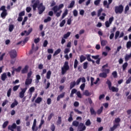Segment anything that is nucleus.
Instances as JSON below:
<instances>
[{
  "label": "nucleus",
  "mask_w": 131,
  "mask_h": 131,
  "mask_svg": "<svg viewBox=\"0 0 131 131\" xmlns=\"http://www.w3.org/2000/svg\"><path fill=\"white\" fill-rule=\"evenodd\" d=\"M70 69V67H69V62L68 61H65L62 67H61V74L62 75H64L66 74V73L68 70Z\"/></svg>",
  "instance_id": "1"
},
{
  "label": "nucleus",
  "mask_w": 131,
  "mask_h": 131,
  "mask_svg": "<svg viewBox=\"0 0 131 131\" xmlns=\"http://www.w3.org/2000/svg\"><path fill=\"white\" fill-rule=\"evenodd\" d=\"M31 3L32 5L31 7L33 8V11H36V9H38L39 5H40V1L39 0H32Z\"/></svg>",
  "instance_id": "2"
},
{
  "label": "nucleus",
  "mask_w": 131,
  "mask_h": 131,
  "mask_svg": "<svg viewBox=\"0 0 131 131\" xmlns=\"http://www.w3.org/2000/svg\"><path fill=\"white\" fill-rule=\"evenodd\" d=\"M121 120L119 118H117L115 119V123H114V125L113 127L110 128L111 131H114L118 126H120V124H119V122H120Z\"/></svg>",
  "instance_id": "3"
},
{
  "label": "nucleus",
  "mask_w": 131,
  "mask_h": 131,
  "mask_svg": "<svg viewBox=\"0 0 131 131\" xmlns=\"http://www.w3.org/2000/svg\"><path fill=\"white\" fill-rule=\"evenodd\" d=\"M106 83V84H107L110 91H112V92H115L116 93H117L118 91H119V89L118 88H115L113 86H112V83H111L110 80H107Z\"/></svg>",
  "instance_id": "4"
},
{
  "label": "nucleus",
  "mask_w": 131,
  "mask_h": 131,
  "mask_svg": "<svg viewBox=\"0 0 131 131\" xmlns=\"http://www.w3.org/2000/svg\"><path fill=\"white\" fill-rule=\"evenodd\" d=\"M38 11L39 15H41L42 13L46 11V6H43V3H40L39 6L38 7Z\"/></svg>",
  "instance_id": "5"
},
{
  "label": "nucleus",
  "mask_w": 131,
  "mask_h": 131,
  "mask_svg": "<svg viewBox=\"0 0 131 131\" xmlns=\"http://www.w3.org/2000/svg\"><path fill=\"white\" fill-rule=\"evenodd\" d=\"M115 12L116 14H122L123 12V6L120 5L118 6H116L115 8Z\"/></svg>",
  "instance_id": "6"
},
{
  "label": "nucleus",
  "mask_w": 131,
  "mask_h": 131,
  "mask_svg": "<svg viewBox=\"0 0 131 131\" xmlns=\"http://www.w3.org/2000/svg\"><path fill=\"white\" fill-rule=\"evenodd\" d=\"M0 11H3V12L1 13V17L2 18H3V19H5L6 17V16L8 15V13L7 12V10L6 9V6H2L0 8Z\"/></svg>",
  "instance_id": "7"
},
{
  "label": "nucleus",
  "mask_w": 131,
  "mask_h": 131,
  "mask_svg": "<svg viewBox=\"0 0 131 131\" xmlns=\"http://www.w3.org/2000/svg\"><path fill=\"white\" fill-rule=\"evenodd\" d=\"M9 55L11 59H15L17 57V51L15 49L11 50L9 52Z\"/></svg>",
  "instance_id": "8"
},
{
  "label": "nucleus",
  "mask_w": 131,
  "mask_h": 131,
  "mask_svg": "<svg viewBox=\"0 0 131 131\" xmlns=\"http://www.w3.org/2000/svg\"><path fill=\"white\" fill-rule=\"evenodd\" d=\"M31 32H32V28H30L28 30V32L27 31L25 30L24 32L21 33L20 35H21V36H24V35H25V34H26V36H28V35L30 34Z\"/></svg>",
  "instance_id": "9"
},
{
  "label": "nucleus",
  "mask_w": 131,
  "mask_h": 131,
  "mask_svg": "<svg viewBox=\"0 0 131 131\" xmlns=\"http://www.w3.org/2000/svg\"><path fill=\"white\" fill-rule=\"evenodd\" d=\"M107 67H108V63H106V64L102 67V71L104 72V73H106V74H108L109 72H110V70L109 69H105V68H107Z\"/></svg>",
  "instance_id": "10"
},
{
  "label": "nucleus",
  "mask_w": 131,
  "mask_h": 131,
  "mask_svg": "<svg viewBox=\"0 0 131 131\" xmlns=\"http://www.w3.org/2000/svg\"><path fill=\"white\" fill-rule=\"evenodd\" d=\"M32 131L38 130V127L36 126V119H35L33 121V125L32 126Z\"/></svg>",
  "instance_id": "11"
},
{
  "label": "nucleus",
  "mask_w": 131,
  "mask_h": 131,
  "mask_svg": "<svg viewBox=\"0 0 131 131\" xmlns=\"http://www.w3.org/2000/svg\"><path fill=\"white\" fill-rule=\"evenodd\" d=\"M27 90V88H24L21 89V91L19 92V97H20L21 99H22L23 98H24L25 92H26Z\"/></svg>",
  "instance_id": "12"
},
{
  "label": "nucleus",
  "mask_w": 131,
  "mask_h": 131,
  "mask_svg": "<svg viewBox=\"0 0 131 131\" xmlns=\"http://www.w3.org/2000/svg\"><path fill=\"white\" fill-rule=\"evenodd\" d=\"M79 127H80L79 131H84L86 129V127L82 123L79 124Z\"/></svg>",
  "instance_id": "13"
},
{
  "label": "nucleus",
  "mask_w": 131,
  "mask_h": 131,
  "mask_svg": "<svg viewBox=\"0 0 131 131\" xmlns=\"http://www.w3.org/2000/svg\"><path fill=\"white\" fill-rule=\"evenodd\" d=\"M32 82V79L27 78L26 79L25 84L26 85H29V84H31Z\"/></svg>",
  "instance_id": "14"
},
{
  "label": "nucleus",
  "mask_w": 131,
  "mask_h": 131,
  "mask_svg": "<svg viewBox=\"0 0 131 131\" xmlns=\"http://www.w3.org/2000/svg\"><path fill=\"white\" fill-rule=\"evenodd\" d=\"M65 96V92L62 93L61 94L58 95L57 97V101H60V100L63 98Z\"/></svg>",
  "instance_id": "15"
},
{
  "label": "nucleus",
  "mask_w": 131,
  "mask_h": 131,
  "mask_svg": "<svg viewBox=\"0 0 131 131\" xmlns=\"http://www.w3.org/2000/svg\"><path fill=\"white\" fill-rule=\"evenodd\" d=\"M75 85H76V82H75V81L71 82L70 84V90H72Z\"/></svg>",
  "instance_id": "16"
},
{
  "label": "nucleus",
  "mask_w": 131,
  "mask_h": 131,
  "mask_svg": "<svg viewBox=\"0 0 131 131\" xmlns=\"http://www.w3.org/2000/svg\"><path fill=\"white\" fill-rule=\"evenodd\" d=\"M85 60H86V57L85 56H84V55H81L80 56V63H82V62H83L84 61H85Z\"/></svg>",
  "instance_id": "17"
},
{
  "label": "nucleus",
  "mask_w": 131,
  "mask_h": 131,
  "mask_svg": "<svg viewBox=\"0 0 131 131\" xmlns=\"http://www.w3.org/2000/svg\"><path fill=\"white\" fill-rule=\"evenodd\" d=\"M99 77H102V78H106L107 77V73L105 72L101 73L99 75Z\"/></svg>",
  "instance_id": "18"
},
{
  "label": "nucleus",
  "mask_w": 131,
  "mask_h": 131,
  "mask_svg": "<svg viewBox=\"0 0 131 131\" xmlns=\"http://www.w3.org/2000/svg\"><path fill=\"white\" fill-rule=\"evenodd\" d=\"M17 105H18V101H17V100L14 99V101L11 104L10 107L11 108H14Z\"/></svg>",
  "instance_id": "19"
},
{
  "label": "nucleus",
  "mask_w": 131,
  "mask_h": 131,
  "mask_svg": "<svg viewBox=\"0 0 131 131\" xmlns=\"http://www.w3.org/2000/svg\"><path fill=\"white\" fill-rule=\"evenodd\" d=\"M52 11H53L54 13H56L58 11H59V8L58 7V5H56L53 7L52 9Z\"/></svg>",
  "instance_id": "20"
},
{
  "label": "nucleus",
  "mask_w": 131,
  "mask_h": 131,
  "mask_svg": "<svg viewBox=\"0 0 131 131\" xmlns=\"http://www.w3.org/2000/svg\"><path fill=\"white\" fill-rule=\"evenodd\" d=\"M68 15V9H66L62 15L61 19H64V17H66Z\"/></svg>",
  "instance_id": "21"
},
{
  "label": "nucleus",
  "mask_w": 131,
  "mask_h": 131,
  "mask_svg": "<svg viewBox=\"0 0 131 131\" xmlns=\"http://www.w3.org/2000/svg\"><path fill=\"white\" fill-rule=\"evenodd\" d=\"M131 58V53L128 55V54H126L125 56V62H127L129 59Z\"/></svg>",
  "instance_id": "22"
},
{
  "label": "nucleus",
  "mask_w": 131,
  "mask_h": 131,
  "mask_svg": "<svg viewBox=\"0 0 131 131\" xmlns=\"http://www.w3.org/2000/svg\"><path fill=\"white\" fill-rule=\"evenodd\" d=\"M51 75H52V72L49 70L47 73L46 78H47V79H50V78H51Z\"/></svg>",
  "instance_id": "23"
},
{
  "label": "nucleus",
  "mask_w": 131,
  "mask_h": 131,
  "mask_svg": "<svg viewBox=\"0 0 131 131\" xmlns=\"http://www.w3.org/2000/svg\"><path fill=\"white\" fill-rule=\"evenodd\" d=\"M90 113L91 115H96L97 114V112H96V111L93 107L90 108Z\"/></svg>",
  "instance_id": "24"
},
{
  "label": "nucleus",
  "mask_w": 131,
  "mask_h": 131,
  "mask_svg": "<svg viewBox=\"0 0 131 131\" xmlns=\"http://www.w3.org/2000/svg\"><path fill=\"white\" fill-rule=\"evenodd\" d=\"M6 78H7V74H6V73H4L1 75V79L3 81H5Z\"/></svg>",
  "instance_id": "25"
},
{
  "label": "nucleus",
  "mask_w": 131,
  "mask_h": 131,
  "mask_svg": "<svg viewBox=\"0 0 131 131\" xmlns=\"http://www.w3.org/2000/svg\"><path fill=\"white\" fill-rule=\"evenodd\" d=\"M127 66H128V63H127V62L123 63V64L122 65L123 71H124L126 69Z\"/></svg>",
  "instance_id": "26"
},
{
  "label": "nucleus",
  "mask_w": 131,
  "mask_h": 131,
  "mask_svg": "<svg viewBox=\"0 0 131 131\" xmlns=\"http://www.w3.org/2000/svg\"><path fill=\"white\" fill-rule=\"evenodd\" d=\"M72 125H73V126H75L76 127H77V126L79 125V122L77 121H73L72 123Z\"/></svg>",
  "instance_id": "27"
},
{
  "label": "nucleus",
  "mask_w": 131,
  "mask_h": 131,
  "mask_svg": "<svg viewBox=\"0 0 131 131\" xmlns=\"http://www.w3.org/2000/svg\"><path fill=\"white\" fill-rule=\"evenodd\" d=\"M28 71V66H26L25 68L22 70L21 73L24 74L26 73Z\"/></svg>",
  "instance_id": "28"
},
{
  "label": "nucleus",
  "mask_w": 131,
  "mask_h": 131,
  "mask_svg": "<svg viewBox=\"0 0 131 131\" xmlns=\"http://www.w3.org/2000/svg\"><path fill=\"white\" fill-rule=\"evenodd\" d=\"M107 43H108V42L107 41V40H102L101 41V47H105V46H106V45H107Z\"/></svg>",
  "instance_id": "29"
},
{
  "label": "nucleus",
  "mask_w": 131,
  "mask_h": 131,
  "mask_svg": "<svg viewBox=\"0 0 131 131\" xmlns=\"http://www.w3.org/2000/svg\"><path fill=\"white\" fill-rule=\"evenodd\" d=\"M42 101V99L41 97H37V99L35 100V102L37 104H39L40 102Z\"/></svg>",
  "instance_id": "30"
},
{
  "label": "nucleus",
  "mask_w": 131,
  "mask_h": 131,
  "mask_svg": "<svg viewBox=\"0 0 131 131\" xmlns=\"http://www.w3.org/2000/svg\"><path fill=\"white\" fill-rule=\"evenodd\" d=\"M74 5H75V1H72L70 4V6H68V9L73 8V7H74Z\"/></svg>",
  "instance_id": "31"
},
{
  "label": "nucleus",
  "mask_w": 131,
  "mask_h": 131,
  "mask_svg": "<svg viewBox=\"0 0 131 131\" xmlns=\"http://www.w3.org/2000/svg\"><path fill=\"white\" fill-rule=\"evenodd\" d=\"M60 53H61V49L59 48L58 49H57L56 51H55L53 56H57V55L60 54Z\"/></svg>",
  "instance_id": "32"
},
{
  "label": "nucleus",
  "mask_w": 131,
  "mask_h": 131,
  "mask_svg": "<svg viewBox=\"0 0 131 131\" xmlns=\"http://www.w3.org/2000/svg\"><path fill=\"white\" fill-rule=\"evenodd\" d=\"M83 95H84V96H86V97H90V96H91V95L92 94L89 92V90H85V92L83 93Z\"/></svg>",
  "instance_id": "33"
},
{
  "label": "nucleus",
  "mask_w": 131,
  "mask_h": 131,
  "mask_svg": "<svg viewBox=\"0 0 131 131\" xmlns=\"http://www.w3.org/2000/svg\"><path fill=\"white\" fill-rule=\"evenodd\" d=\"M77 65H78V60H77V59H75L74 63V69H76L77 68Z\"/></svg>",
  "instance_id": "34"
},
{
  "label": "nucleus",
  "mask_w": 131,
  "mask_h": 131,
  "mask_svg": "<svg viewBox=\"0 0 131 131\" xmlns=\"http://www.w3.org/2000/svg\"><path fill=\"white\" fill-rule=\"evenodd\" d=\"M62 122V118L61 117H58L57 121L56 122L57 125H60Z\"/></svg>",
  "instance_id": "35"
},
{
  "label": "nucleus",
  "mask_w": 131,
  "mask_h": 131,
  "mask_svg": "<svg viewBox=\"0 0 131 131\" xmlns=\"http://www.w3.org/2000/svg\"><path fill=\"white\" fill-rule=\"evenodd\" d=\"M70 34H71V32H68L67 33L64 34L63 35V38H68V37L70 36Z\"/></svg>",
  "instance_id": "36"
},
{
  "label": "nucleus",
  "mask_w": 131,
  "mask_h": 131,
  "mask_svg": "<svg viewBox=\"0 0 131 131\" xmlns=\"http://www.w3.org/2000/svg\"><path fill=\"white\" fill-rule=\"evenodd\" d=\"M52 20V18L51 17L48 16L47 18L44 19V23H48V22H50Z\"/></svg>",
  "instance_id": "37"
},
{
  "label": "nucleus",
  "mask_w": 131,
  "mask_h": 131,
  "mask_svg": "<svg viewBox=\"0 0 131 131\" xmlns=\"http://www.w3.org/2000/svg\"><path fill=\"white\" fill-rule=\"evenodd\" d=\"M103 106H101L100 108L97 111V113L98 115H100L102 112H103Z\"/></svg>",
  "instance_id": "38"
},
{
  "label": "nucleus",
  "mask_w": 131,
  "mask_h": 131,
  "mask_svg": "<svg viewBox=\"0 0 131 131\" xmlns=\"http://www.w3.org/2000/svg\"><path fill=\"white\" fill-rule=\"evenodd\" d=\"M114 78H117L118 75H117V72L116 71L113 72L112 73Z\"/></svg>",
  "instance_id": "39"
},
{
  "label": "nucleus",
  "mask_w": 131,
  "mask_h": 131,
  "mask_svg": "<svg viewBox=\"0 0 131 131\" xmlns=\"http://www.w3.org/2000/svg\"><path fill=\"white\" fill-rule=\"evenodd\" d=\"M126 48L127 49H129L131 48V41H128L126 43Z\"/></svg>",
  "instance_id": "40"
},
{
  "label": "nucleus",
  "mask_w": 131,
  "mask_h": 131,
  "mask_svg": "<svg viewBox=\"0 0 131 131\" xmlns=\"http://www.w3.org/2000/svg\"><path fill=\"white\" fill-rule=\"evenodd\" d=\"M8 124H9V121H5L3 124V128H6L7 126H8Z\"/></svg>",
  "instance_id": "41"
},
{
  "label": "nucleus",
  "mask_w": 131,
  "mask_h": 131,
  "mask_svg": "<svg viewBox=\"0 0 131 131\" xmlns=\"http://www.w3.org/2000/svg\"><path fill=\"white\" fill-rule=\"evenodd\" d=\"M120 32L119 31H117L115 33V39H117L118 38V36H119Z\"/></svg>",
  "instance_id": "42"
},
{
  "label": "nucleus",
  "mask_w": 131,
  "mask_h": 131,
  "mask_svg": "<svg viewBox=\"0 0 131 131\" xmlns=\"http://www.w3.org/2000/svg\"><path fill=\"white\" fill-rule=\"evenodd\" d=\"M86 59L89 62L92 61V58H91V54H86Z\"/></svg>",
  "instance_id": "43"
},
{
  "label": "nucleus",
  "mask_w": 131,
  "mask_h": 131,
  "mask_svg": "<svg viewBox=\"0 0 131 131\" xmlns=\"http://www.w3.org/2000/svg\"><path fill=\"white\" fill-rule=\"evenodd\" d=\"M14 30V25H9V31L10 32H12Z\"/></svg>",
  "instance_id": "44"
},
{
  "label": "nucleus",
  "mask_w": 131,
  "mask_h": 131,
  "mask_svg": "<svg viewBox=\"0 0 131 131\" xmlns=\"http://www.w3.org/2000/svg\"><path fill=\"white\" fill-rule=\"evenodd\" d=\"M85 124L86 126H90V125L92 124V123L91 122V120L90 119L87 120L85 122Z\"/></svg>",
  "instance_id": "45"
},
{
  "label": "nucleus",
  "mask_w": 131,
  "mask_h": 131,
  "mask_svg": "<svg viewBox=\"0 0 131 131\" xmlns=\"http://www.w3.org/2000/svg\"><path fill=\"white\" fill-rule=\"evenodd\" d=\"M73 13L74 17H77V16L78 15V12L77 11V10L76 9H75L73 10Z\"/></svg>",
  "instance_id": "46"
},
{
  "label": "nucleus",
  "mask_w": 131,
  "mask_h": 131,
  "mask_svg": "<svg viewBox=\"0 0 131 131\" xmlns=\"http://www.w3.org/2000/svg\"><path fill=\"white\" fill-rule=\"evenodd\" d=\"M103 6L104 7H106V6L107 9H109V4H108V2H107V1H104L103 2Z\"/></svg>",
  "instance_id": "47"
},
{
  "label": "nucleus",
  "mask_w": 131,
  "mask_h": 131,
  "mask_svg": "<svg viewBox=\"0 0 131 131\" xmlns=\"http://www.w3.org/2000/svg\"><path fill=\"white\" fill-rule=\"evenodd\" d=\"M65 23H66V21L65 20V19L62 20L61 22L60 23V27H63V26L65 25Z\"/></svg>",
  "instance_id": "48"
},
{
  "label": "nucleus",
  "mask_w": 131,
  "mask_h": 131,
  "mask_svg": "<svg viewBox=\"0 0 131 131\" xmlns=\"http://www.w3.org/2000/svg\"><path fill=\"white\" fill-rule=\"evenodd\" d=\"M50 129L51 131H55V129H56V126H55V124H52L50 126Z\"/></svg>",
  "instance_id": "49"
},
{
  "label": "nucleus",
  "mask_w": 131,
  "mask_h": 131,
  "mask_svg": "<svg viewBox=\"0 0 131 131\" xmlns=\"http://www.w3.org/2000/svg\"><path fill=\"white\" fill-rule=\"evenodd\" d=\"M34 91H35V89L34 88V87H31L29 89L30 95H32V93H33Z\"/></svg>",
  "instance_id": "50"
},
{
  "label": "nucleus",
  "mask_w": 131,
  "mask_h": 131,
  "mask_svg": "<svg viewBox=\"0 0 131 131\" xmlns=\"http://www.w3.org/2000/svg\"><path fill=\"white\" fill-rule=\"evenodd\" d=\"M29 37H26V38H25V39H24L23 41V46H24V45H25V43H26V42H27L28 40H29Z\"/></svg>",
  "instance_id": "51"
},
{
  "label": "nucleus",
  "mask_w": 131,
  "mask_h": 131,
  "mask_svg": "<svg viewBox=\"0 0 131 131\" xmlns=\"http://www.w3.org/2000/svg\"><path fill=\"white\" fill-rule=\"evenodd\" d=\"M11 93H12V89L10 88L7 92V97L8 98L11 96Z\"/></svg>",
  "instance_id": "52"
},
{
  "label": "nucleus",
  "mask_w": 131,
  "mask_h": 131,
  "mask_svg": "<svg viewBox=\"0 0 131 131\" xmlns=\"http://www.w3.org/2000/svg\"><path fill=\"white\" fill-rule=\"evenodd\" d=\"M103 12V9L102 8H100L97 12V16L98 17H100L101 16V13Z\"/></svg>",
  "instance_id": "53"
},
{
  "label": "nucleus",
  "mask_w": 131,
  "mask_h": 131,
  "mask_svg": "<svg viewBox=\"0 0 131 131\" xmlns=\"http://www.w3.org/2000/svg\"><path fill=\"white\" fill-rule=\"evenodd\" d=\"M88 64H89L88 62H85L83 63V69H86L88 68Z\"/></svg>",
  "instance_id": "54"
},
{
  "label": "nucleus",
  "mask_w": 131,
  "mask_h": 131,
  "mask_svg": "<svg viewBox=\"0 0 131 131\" xmlns=\"http://www.w3.org/2000/svg\"><path fill=\"white\" fill-rule=\"evenodd\" d=\"M36 83H38L39 82V80L40 79V76L39 75H36Z\"/></svg>",
  "instance_id": "55"
},
{
  "label": "nucleus",
  "mask_w": 131,
  "mask_h": 131,
  "mask_svg": "<svg viewBox=\"0 0 131 131\" xmlns=\"http://www.w3.org/2000/svg\"><path fill=\"white\" fill-rule=\"evenodd\" d=\"M19 88H20V85H15L13 87V91L14 92H16V91H17Z\"/></svg>",
  "instance_id": "56"
},
{
  "label": "nucleus",
  "mask_w": 131,
  "mask_h": 131,
  "mask_svg": "<svg viewBox=\"0 0 131 131\" xmlns=\"http://www.w3.org/2000/svg\"><path fill=\"white\" fill-rule=\"evenodd\" d=\"M76 94L78 98H80V99H81L82 98V96H81V93H80V91L77 92Z\"/></svg>",
  "instance_id": "57"
},
{
  "label": "nucleus",
  "mask_w": 131,
  "mask_h": 131,
  "mask_svg": "<svg viewBox=\"0 0 131 131\" xmlns=\"http://www.w3.org/2000/svg\"><path fill=\"white\" fill-rule=\"evenodd\" d=\"M53 116H54V113H52L50 114L48 118V121H50L51 119H52V117H53Z\"/></svg>",
  "instance_id": "58"
},
{
  "label": "nucleus",
  "mask_w": 131,
  "mask_h": 131,
  "mask_svg": "<svg viewBox=\"0 0 131 131\" xmlns=\"http://www.w3.org/2000/svg\"><path fill=\"white\" fill-rule=\"evenodd\" d=\"M100 3H101V0H96L94 2V5L95 6H98V5H100Z\"/></svg>",
  "instance_id": "59"
},
{
  "label": "nucleus",
  "mask_w": 131,
  "mask_h": 131,
  "mask_svg": "<svg viewBox=\"0 0 131 131\" xmlns=\"http://www.w3.org/2000/svg\"><path fill=\"white\" fill-rule=\"evenodd\" d=\"M74 110L76 113H77V114H82V112L78 110V109L75 108Z\"/></svg>",
  "instance_id": "60"
},
{
  "label": "nucleus",
  "mask_w": 131,
  "mask_h": 131,
  "mask_svg": "<svg viewBox=\"0 0 131 131\" xmlns=\"http://www.w3.org/2000/svg\"><path fill=\"white\" fill-rule=\"evenodd\" d=\"M105 25L106 27H107V28H108V27H110V25H111V24H110V23H109L108 21H106L105 22Z\"/></svg>",
  "instance_id": "61"
},
{
  "label": "nucleus",
  "mask_w": 131,
  "mask_h": 131,
  "mask_svg": "<svg viewBox=\"0 0 131 131\" xmlns=\"http://www.w3.org/2000/svg\"><path fill=\"white\" fill-rule=\"evenodd\" d=\"M131 82V76L126 81V84H128Z\"/></svg>",
  "instance_id": "62"
},
{
  "label": "nucleus",
  "mask_w": 131,
  "mask_h": 131,
  "mask_svg": "<svg viewBox=\"0 0 131 131\" xmlns=\"http://www.w3.org/2000/svg\"><path fill=\"white\" fill-rule=\"evenodd\" d=\"M25 15V11H23L20 12L18 14V16H19L20 17H22Z\"/></svg>",
  "instance_id": "63"
},
{
  "label": "nucleus",
  "mask_w": 131,
  "mask_h": 131,
  "mask_svg": "<svg viewBox=\"0 0 131 131\" xmlns=\"http://www.w3.org/2000/svg\"><path fill=\"white\" fill-rule=\"evenodd\" d=\"M70 52V49L69 48H66L64 51V54H68V53H69Z\"/></svg>",
  "instance_id": "64"
}]
</instances>
